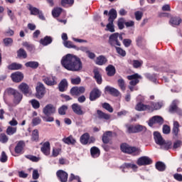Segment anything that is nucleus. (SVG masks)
Listing matches in <instances>:
<instances>
[{"label": "nucleus", "instance_id": "obj_1", "mask_svg": "<svg viewBox=\"0 0 182 182\" xmlns=\"http://www.w3.org/2000/svg\"><path fill=\"white\" fill-rule=\"evenodd\" d=\"M61 65L70 72H80L83 69V63L80 58L73 54H67L61 59Z\"/></svg>", "mask_w": 182, "mask_h": 182}, {"label": "nucleus", "instance_id": "obj_2", "mask_svg": "<svg viewBox=\"0 0 182 182\" xmlns=\"http://www.w3.org/2000/svg\"><path fill=\"white\" fill-rule=\"evenodd\" d=\"M7 94L9 95V96L13 97V103L16 106L19 105V103H21V102H22V100L23 99V95H22V93L14 88H8Z\"/></svg>", "mask_w": 182, "mask_h": 182}, {"label": "nucleus", "instance_id": "obj_3", "mask_svg": "<svg viewBox=\"0 0 182 182\" xmlns=\"http://www.w3.org/2000/svg\"><path fill=\"white\" fill-rule=\"evenodd\" d=\"M121 151L123 153H126L127 154H140V149L136 146H131L130 145L127 144V143H123L120 146Z\"/></svg>", "mask_w": 182, "mask_h": 182}, {"label": "nucleus", "instance_id": "obj_4", "mask_svg": "<svg viewBox=\"0 0 182 182\" xmlns=\"http://www.w3.org/2000/svg\"><path fill=\"white\" fill-rule=\"evenodd\" d=\"M42 81L47 86H55L58 85V78L53 75H43L42 77Z\"/></svg>", "mask_w": 182, "mask_h": 182}, {"label": "nucleus", "instance_id": "obj_5", "mask_svg": "<svg viewBox=\"0 0 182 182\" xmlns=\"http://www.w3.org/2000/svg\"><path fill=\"white\" fill-rule=\"evenodd\" d=\"M36 90V97L37 99H43L46 93V88L45 87L43 83L38 82Z\"/></svg>", "mask_w": 182, "mask_h": 182}, {"label": "nucleus", "instance_id": "obj_6", "mask_svg": "<svg viewBox=\"0 0 182 182\" xmlns=\"http://www.w3.org/2000/svg\"><path fill=\"white\" fill-rule=\"evenodd\" d=\"M108 43L110 44L111 46H122V43L119 41V33H114L109 36Z\"/></svg>", "mask_w": 182, "mask_h": 182}, {"label": "nucleus", "instance_id": "obj_7", "mask_svg": "<svg viewBox=\"0 0 182 182\" xmlns=\"http://www.w3.org/2000/svg\"><path fill=\"white\" fill-rule=\"evenodd\" d=\"M100 96H102V91H100L99 88L95 87L90 92L89 99L90 102H95V100H97Z\"/></svg>", "mask_w": 182, "mask_h": 182}, {"label": "nucleus", "instance_id": "obj_8", "mask_svg": "<svg viewBox=\"0 0 182 182\" xmlns=\"http://www.w3.org/2000/svg\"><path fill=\"white\" fill-rule=\"evenodd\" d=\"M86 92V88L85 87H73L70 90V93L71 96H80V95H83Z\"/></svg>", "mask_w": 182, "mask_h": 182}, {"label": "nucleus", "instance_id": "obj_9", "mask_svg": "<svg viewBox=\"0 0 182 182\" xmlns=\"http://www.w3.org/2000/svg\"><path fill=\"white\" fill-rule=\"evenodd\" d=\"M56 176L60 182H68V178H69V174L68 172L60 169L57 171Z\"/></svg>", "mask_w": 182, "mask_h": 182}, {"label": "nucleus", "instance_id": "obj_10", "mask_svg": "<svg viewBox=\"0 0 182 182\" xmlns=\"http://www.w3.org/2000/svg\"><path fill=\"white\" fill-rule=\"evenodd\" d=\"M153 164V160H151V159H150L148 156H141L136 161V164L139 166H150V164Z\"/></svg>", "mask_w": 182, "mask_h": 182}, {"label": "nucleus", "instance_id": "obj_11", "mask_svg": "<svg viewBox=\"0 0 182 182\" xmlns=\"http://www.w3.org/2000/svg\"><path fill=\"white\" fill-rule=\"evenodd\" d=\"M127 79H128V80H131L129 82V85L131 86H136V85L140 82L139 79H141V76L137 73H135L134 75H128Z\"/></svg>", "mask_w": 182, "mask_h": 182}, {"label": "nucleus", "instance_id": "obj_12", "mask_svg": "<svg viewBox=\"0 0 182 182\" xmlns=\"http://www.w3.org/2000/svg\"><path fill=\"white\" fill-rule=\"evenodd\" d=\"M18 89L24 96H31V95H32V92L31 91V89H29V85L25 82L20 84L18 85Z\"/></svg>", "mask_w": 182, "mask_h": 182}, {"label": "nucleus", "instance_id": "obj_13", "mask_svg": "<svg viewBox=\"0 0 182 182\" xmlns=\"http://www.w3.org/2000/svg\"><path fill=\"white\" fill-rule=\"evenodd\" d=\"M71 109L75 114H77V116H83V114L86 113V112L82 109V106L77 103L73 104L71 105Z\"/></svg>", "mask_w": 182, "mask_h": 182}, {"label": "nucleus", "instance_id": "obj_14", "mask_svg": "<svg viewBox=\"0 0 182 182\" xmlns=\"http://www.w3.org/2000/svg\"><path fill=\"white\" fill-rule=\"evenodd\" d=\"M173 139H178V133H180V123L178 121H174L172 128Z\"/></svg>", "mask_w": 182, "mask_h": 182}, {"label": "nucleus", "instance_id": "obj_15", "mask_svg": "<svg viewBox=\"0 0 182 182\" xmlns=\"http://www.w3.org/2000/svg\"><path fill=\"white\" fill-rule=\"evenodd\" d=\"M55 112L56 108H55L52 104L47 105L43 109V113H44L46 116H50V114H55Z\"/></svg>", "mask_w": 182, "mask_h": 182}, {"label": "nucleus", "instance_id": "obj_16", "mask_svg": "<svg viewBox=\"0 0 182 182\" xmlns=\"http://www.w3.org/2000/svg\"><path fill=\"white\" fill-rule=\"evenodd\" d=\"M11 77L13 82H15V83H19V82H22V80H23V73L16 71L11 74Z\"/></svg>", "mask_w": 182, "mask_h": 182}, {"label": "nucleus", "instance_id": "obj_17", "mask_svg": "<svg viewBox=\"0 0 182 182\" xmlns=\"http://www.w3.org/2000/svg\"><path fill=\"white\" fill-rule=\"evenodd\" d=\"M112 137H113V132L111 131H107L102 134V140L104 144H109L110 143V140H112Z\"/></svg>", "mask_w": 182, "mask_h": 182}, {"label": "nucleus", "instance_id": "obj_18", "mask_svg": "<svg viewBox=\"0 0 182 182\" xmlns=\"http://www.w3.org/2000/svg\"><path fill=\"white\" fill-rule=\"evenodd\" d=\"M24 148H25V141H19L14 148L15 154H23Z\"/></svg>", "mask_w": 182, "mask_h": 182}, {"label": "nucleus", "instance_id": "obj_19", "mask_svg": "<svg viewBox=\"0 0 182 182\" xmlns=\"http://www.w3.org/2000/svg\"><path fill=\"white\" fill-rule=\"evenodd\" d=\"M154 139L155 140V142L156 144H159V146H163L164 144V139H163V136H161V134H160L158 132H155L154 133Z\"/></svg>", "mask_w": 182, "mask_h": 182}, {"label": "nucleus", "instance_id": "obj_20", "mask_svg": "<svg viewBox=\"0 0 182 182\" xmlns=\"http://www.w3.org/2000/svg\"><path fill=\"white\" fill-rule=\"evenodd\" d=\"M179 103L180 101L178 100H173L168 107V112L169 113H176Z\"/></svg>", "mask_w": 182, "mask_h": 182}, {"label": "nucleus", "instance_id": "obj_21", "mask_svg": "<svg viewBox=\"0 0 182 182\" xmlns=\"http://www.w3.org/2000/svg\"><path fill=\"white\" fill-rule=\"evenodd\" d=\"M68 87L69 83L68 82V80L65 78L63 79L58 84L59 92H66L68 90Z\"/></svg>", "mask_w": 182, "mask_h": 182}, {"label": "nucleus", "instance_id": "obj_22", "mask_svg": "<svg viewBox=\"0 0 182 182\" xmlns=\"http://www.w3.org/2000/svg\"><path fill=\"white\" fill-rule=\"evenodd\" d=\"M41 151L46 156H49V154H50V143L46 141L41 148Z\"/></svg>", "mask_w": 182, "mask_h": 182}, {"label": "nucleus", "instance_id": "obj_23", "mask_svg": "<svg viewBox=\"0 0 182 182\" xmlns=\"http://www.w3.org/2000/svg\"><path fill=\"white\" fill-rule=\"evenodd\" d=\"M105 90L112 96H115V97H117V96L120 95V92H119V90L113 87L107 86L105 88Z\"/></svg>", "mask_w": 182, "mask_h": 182}, {"label": "nucleus", "instance_id": "obj_24", "mask_svg": "<svg viewBox=\"0 0 182 182\" xmlns=\"http://www.w3.org/2000/svg\"><path fill=\"white\" fill-rule=\"evenodd\" d=\"M107 63V58L103 55H99L95 60V64L98 65V66H103V65H106Z\"/></svg>", "mask_w": 182, "mask_h": 182}, {"label": "nucleus", "instance_id": "obj_25", "mask_svg": "<svg viewBox=\"0 0 182 182\" xmlns=\"http://www.w3.org/2000/svg\"><path fill=\"white\" fill-rule=\"evenodd\" d=\"M136 110H137L138 112H144L146 110H150V109H151V107H150V105H144L141 102H139L135 107Z\"/></svg>", "mask_w": 182, "mask_h": 182}, {"label": "nucleus", "instance_id": "obj_26", "mask_svg": "<svg viewBox=\"0 0 182 182\" xmlns=\"http://www.w3.org/2000/svg\"><path fill=\"white\" fill-rule=\"evenodd\" d=\"M22 68H23V65L18 63H12L7 66V69H9V70H21Z\"/></svg>", "mask_w": 182, "mask_h": 182}, {"label": "nucleus", "instance_id": "obj_27", "mask_svg": "<svg viewBox=\"0 0 182 182\" xmlns=\"http://www.w3.org/2000/svg\"><path fill=\"white\" fill-rule=\"evenodd\" d=\"M105 70L107 72V76L112 77L116 75V68L113 65H109L106 68Z\"/></svg>", "mask_w": 182, "mask_h": 182}, {"label": "nucleus", "instance_id": "obj_28", "mask_svg": "<svg viewBox=\"0 0 182 182\" xmlns=\"http://www.w3.org/2000/svg\"><path fill=\"white\" fill-rule=\"evenodd\" d=\"M53 41V39L52 37L46 36L40 40V43L41 45H43V46H48V45H50V43H52Z\"/></svg>", "mask_w": 182, "mask_h": 182}, {"label": "nucleus", "instance_id": "obj_29", "mask_svg": "<svg viewBox=\"0 0 182 182\" xmlns=\"http://www.w3.org/2000/svg\"><path fill=\"white\" fill-rule=\"evenodd\" d=\"M93 73H94V79H95L98 85H102V75L100 74V72L99 71L98 69H94L93 70Z\"/></svg>", "mask_w": 182, "mask_h": 182}, {"label": "nucleus", "instance_id": "obj_30", "mask_svg": "<svg viewBox=\"0 0 182 182\" xmlns=\"http://www.w3.org/2000/svg\"><path fill=\"white\" fill-rule=\"evenodd\" d=\"M108 22H114V19L117 18V11L114 9H112L109 11Z\"/></svg>", "mask_w": 182, "mask_h": 182}, {"label": "nucleus", "instance_id": "obj_31", "mask_svg": "<svg viewBox=\"0 0 182 182\" xmlns=\"http://www.w3.org/2000/svg\"><path fill=\"white\" fill-rule=\"evenodd\" d=\"M97 114L100 119H104V120H110V114H106L100 109L97 110Z\"/></svg>", "mask_w": 182, "mask_h": 182}, {"label": "nucleus", "instance_id": "obj_32", "mask_svg": "<svg viewBox=\"0 0 182 182\" xmlns=\"http://www.w3.org/2000/svg\"><path fill=\"white\" fill-rule=\"evenodd\" d=\"M90 154L93 159H97L100 156V149L96 146H92L90 149Z\"/></svg>", "mask_w": 182, "mask_h": 182}, {"label": "nucleus", "instance_id": "obj_33", "mask_svg": "<svg viewBox=\"0 0 182 182\" xmlns=\"http://www.w3.org/2000/svg\"><path fill=\"white\" fill-rule=\"evenodd\" d=\"M63 141L65 144H68V145L76 144V139H75V138H73V136L72 135H70V136H68L66 138H63Z\"/></svg>", "mask_w": 182, "mask_h": 182}, {"label": "nucleus", "instance_id": "obj_34", "mask_svg": "<svg viewBox=\"0 0 182 182\" xmlns=\"http://www.w3.org/2000/svg\"><path fill=\"white\" fill-rule=\"evenodd\" d=\"M155 167L158 171H166V168H167L166 164L161 161H157L155 164Z\"/></svg>", "mask_w": 182, "mask_h": 182}, {"label": "nucleus", "instance_id": "obj_35", "mask_svg": "<svg viewBox=\"0 0 182 182\" xmlns=\"http://www.w3.org/2000/svg\"><path fill=\"white\" fill-rule=\"evenodd\" d=\"M181 22H182L181 18L180 17H177V16L171 17L169 21V23L173 26H174V25L176 26H178V25H180V23H181Z\"/></svg>", "mask_w": 182, "mask_h": 182}, {"label": "nucleus", "instance_id": "obj_36", "mask_svg": "<svg viewBox=\"0 0 182 182\" xmlns=\"http://www.w3.org/2000/svg\"><path fill=\"white\" fill-rule=\"evenodd\" d=\"M17 56L19 59H26L28 58V53L23 48H20L17 50Z\"/></svg>", "mask_w": 182, "mask_h": 182}, {"label": "nucleus", "instance_id": "obj_37", "mask_svg": "<svg viewBox=\"0 0 182 182\" xmlns=\"http://www.w3.org/2000/svg\"><path fill=\"white\" fill-rule=\"evenodd\" d=\"M26 68H31V69H38L39 68V63L37 61H28L25 63Z\"/></svg>", "mask_w": 182, "mask_h": 182}, {"label": "nucleus", "instance_id": "obj_38", "mask_svg": "<svg viewBox=\"0 0 182 182\" xmlns=\"http://www.w3.org/2000/svg\"><path fill=\"white\" fill-rule=\"evenodd\" d=\"M80 141L84 145L89 144V133L86 132L83 134L80 138Z\"/></svg>", "mask_w": 182, "mask_h": 182}, {"label": "nucleus", "instance_id": "obj_39", "mask_svg": "<svg viewBox=\"0 0 182 182\" xmlns=\"http://www.w3.org/2000/svg\"><path fill=\"white\" fill-rule=\"evenodd\" d=\"M28 11H30L31 15H33L34 16H37L41 10L39 9L34 7L31 4L28 5Z\"/></svg>", "mask_w": 182, "mask_h": 182}, {"label": "nucleus", "instance_id": "obj_40", "mask_svg": "<svg viewBox=\"0 0 182 182\" xmlns=\"http://www.w3.org/2000/svg\"><path fill=\"white\" fill-rule=\"evenodd\" d=\"M63 11V8L56 7L52 11V15L54 18H59L60 16V14Z\"/></svg>", "mask_w": 182, "mask_h": 182}, {"label": "nucleus", "instance_id": "obj_41", "mask_svg": "<svg viewBox=\"0 0 182 182\" xmlns=\"http://www.w3.org/2000/svg\"><path fill=\"white\" fill-rule=\"evenodd\" d=\"M125 127H127V133H129V134H133L136 133V125L126 124Z\"/></svg>", "mask_w": 182, "mask_h": 182}, {"label": "nucleus", "instance_id": "obj_42", "mask_svg": "<svg viewBox=\"0 0 182 182\" xmlns=\"http://www.w3.org/2000/svg\"><path fill=\"white\" fill-rule=\"evenodd\" d=\"M64 46H65V48H68V49L73 48V49H75V50H79V47L74 45L72 41H65Z\"/></svg>", "mask_w": 182, "mask_h": 182}, {"label": "nucleus", "instance_id": "obj_43", "mask_svg": "<svg viewBox=\"0 0 182 182\" xmlns=\"http://www.w3.org/2000/svg\"><path fill=\"white\" fill-rule=\"evenodd\" d=\"M31 141H39V131L34 129L31 134Z\"/></svg>", "mask_w": 182, "mask_h": 182}, {"label": "nucleus", "instance_id": "obj_44", "mask_svg": "<svg viewBox=\"0 0 182 182\" xmlns=\"http://www.w3.org/2000/svg\"><path fill=\"white\" fill-rule=\"evenodd\" d=\"M117 85L119 89L122 90V92H124L126 90V82L124 80L123 78H119L117 80Z\"/></svg>", "mask_w": 182, "mask_h": 182}, {"label": "nucleus", "instance_id": "obj_45", "mask_svg": "<svg viewBox=\"0 0 182 182\" xmlns=\"http://www.w3.org/2000/svg\"><path fill=\"white\" fill-rule=\"evenodd\" d=\"M145 77H146V79H148L151 82H154V83H156V82H157V75L156 74L147 73L145 75Z\"/></svg>", "mask_w": 182, "mask_h": 182}, {"label": "nucleus", "instance_id": "obj_46", "mask_svg": "<svg viewBox=\"0 0 182 182\" xmlns=\"http://www.w3.org/2000/svg\"><path fill=\"white\" fill-rule=\"evenodd\" d=\"M29 103H31L32 107H33L35 109H38L39 107H41V103L39 101H38V100L33 99L29 101Z\"/></svg>", "mask_w": 182, "mask_h": 182}, {"label": "nucleus", "instance_id": "obj_47", "mask_svg": "<svg viewBox=\"0 0 182 182\" xmlns=\"http://www.w3.org/2000/svg\"><path fill=\"white\" fill-rule=\"evenodd\" d=\"M114 21H109V23L106 26L105 31L108 32L113 33L115 31L114 30V24L113 23Z\"/></svg>", "mask_w": 182, "mask_h": 182}, {"label": "nucleus", "instance_id": "obj_48", "mask_svg": "<svg viewBox=\"0 0 182 182\" xmlns=\"http://www.w3.org/2000/svg\"><path fill=\"white\" fill-rule=\"evenodd\" d=\"M17 128L13 127H8L6 131V134L8 136H14L15 133H16Z\"/></svg>", "mask_w": 182, "mask_h": 182}, {"label": "nucleus", "instance_id": "obj_49", "mask_svg": "<svg viewBox=\"0 0 182 182\" xmlns=\"http://www.w3.org/2000/svg\"><path fill=\"white\" fill-rule=\"evenodd\" d=\"M22 45L28 50V52H32L35 49V46L33 44L28 43L27 41L23 42Z\"/></svg>", "mask_w": 182, "mask_h": 182}, {"label": "nucleus", "instance_id": "obj_50", "mask_svg": "<svg viewBox=\"0 0 182 182\" xmlns=\"http://www.w3.org/2000/svg\"><path fill=\"white\" fill-rule=\"evenodd\" d=\"M147 128L143 125H135V133H141V132H146Z\"/></svg>", "mask_w": 182, "mask_h": 182}, {"label": "nucleus", "instance_id": "obj_51", "mask_svg": "<svg viewBox=\"0 0 182 182\" xmlns=\"http://www.w3.org/2000/svg\"><path fill=\"white\" fill-rule=\"evenodd\" d=\"M73 180H76L77 182H82V180L80 179V176H75L73 173H70L69 178H68V182H73Z\"/></svg>", "mask_w": 182, "mask_h": 182}, {"label": "nucleus", "instance_id": "obj_52", "mask_svg": "<svg viewBox=\"0 0 182 182\" xmlns=\"http://www.w3.org/2000/svg\"><path fill=\"white\" fill-rule=\"evenodd\" d=\"M102 107L103 109H105V110H107L109 113H113V107H112V105L107 102H104L102 105Z\"/></svg>", "mask_w": 182, "mask_h": 182}, {"label": "nucleus", "instance_id": "obj_53", "mask_svg": "<svg viewBox=\"0 0 182 182\" xmlns=\"http://www.w3.org/2000/svg\"><path fill=\"white\" fill-rule=\"evenodd\" d=\"M123 168H132V170H137V165L134 164L125 163L123 164Z\"/></svg>", "mask_w": 182, "mask_h": 182}, {"label": "nucleus", "instance_id": "obj_54", "mask_svg": "<svg viewBox=\"0 0 182 182\" xmlns=\"http://www.w3.org/2000/svg\"><path fill=\"white\" fill-rule=\"evenodd\" d=\"M3 43L5 46H12L14 43V39L11 38H6L3 39Z\"/></svg>", "mask_w": 182, "mask_h": 182}, {"label": "nucleus", "instance_id": "obj_55", "mask_svg": "<svg viewBox=\"0 0 182 182\" xmlns=\"http://www.w3.org/2000/svg\"><path fill=\"white\" fill-rule=\"evenodd\" d=\"M116 52L119 55V56H122V58H124L126 56V50H123V48L120 47L115 46Z\"/></svg>", "mask_w": 182, "mask_h": 182}, {"label": "nucleus", "instance_id": "obj_56", "mask_svg": "<svg viewBox=\"0 0 182 182\" xmlns=\"http://www.w3.org/2000/svg\"><path fill=\"white\" fill-rule=\"evenodd\" d=\"M173 143H171V141H167L166 142V141H164V144L161 145V149H164V150H170V149H171V146H172Z\"/></svg>", "mask_w": 182, "mask_h": 182}, {"label": "nucleus", "instance_id": "obj_57", "mask_svg": "<svg viewBox=\"0 0 182 182\" xmlns=\"http://www.w3.org/2000/svg\"><path fill=\"white\" fill-rule=\"evenodd\" d=\"M124 23H125L124 18H120L119 19H118L117 26H118L119 29H120V30L124 29Z\"/></svg>", "mask_w": 182, "mask_h": 182}, {"label": "nucleus", "instance_id": "obj_58", "mask_svg": "<svg viewBox=\"0 0 182 182\" xmlns=\"http://www.w3.org/2000/svg\"><path fill=\"white\" fill-rule=\"evenodd\" d=\"M162 132L164 134H170V133L171 132V128L167 124H164Z\"/></svg>", "mask_w": 182, "mask_h": 182}, {"label": "nucleus", "instance_id": "obj_59", "mask_svg": "<svg viewBox=\"0 0 182 182\" xmlns=\"http://www.w3.org/2000/svg\"><path fill=\"white\" fill-rule=\"evenodd\" d=\"M66 110H68V106L66 105H62L59 109H58V113L61 116H63L66 114Z\"/></svg>", "mask_w": 182, "mask_h": 182}, {"label": "nucleus", "instance_id": "obj_60", "mask_svg": "<svg viewBox=\"0 0 182 182\" xmlns=\"http://www.w3.org/2000/svg\"><path fill=\"white\" fill-rule=\"evenodd\" d=\"M1 163H6L8 161V156L5 151H2L0 156Z\"/></svg>", "mask_w": 182, "mask_h": 182}, {"label": "nucleus", "instance_id": "obj_61", "mask_svg": "<svg viewBox=\"0 0 182 182\" xmlns=\"http://www.w3.org/2000/svg\"><path fill=\"white\" fill-rule=\"evenodd\" d=\"M154 119L155 120L156 124L161 125L163 124V123H164V119H163V117L160 116H154Z\"/></svg>", "mask_w": 182, "mask_h": 182}, {"label": "nucleus", "instance_id": "obj_62", "mask_svg": "<svg viewBox=\"0 0 182 182\" xmlns=\"http://www.w3.org/2000/svg\"><path fill=\"white\" fill-rule=\"evenodd\" d=\"M25 157L26 159H28L34 163H38V161H39V157L35 156L33 155H26Z\"/></svg>", "mask_w": 182, "mask_h": 182}, {"label": "nucleus", "instance_id": "obj_63", "mask_svg": "<svg viewBox=\"0 0 182 182\" xmlns=\"http://www.w3.org/2000/svg\"><path fill=\"white\" fill-rule=\"evenodd\" d=\"M8 140H9V138L5 133H2L0 134V141L1 143H8Z\"/></svg>", "mask_w": 182, "mask_h": 182}, {"label": "nucleus", "instance_id": "obj_64", "mask_svg": "<svg viewBox=\"0 0 182 182\" xmlns=\"http://www.w3.org/2000/svg\"><path fill=\"white\" fill-rule=\"evenodd\" d=\"M61 151H62V149L60 148H53L52 151V156L58 157V155L60 154Z\"/></svg>", "mask_w": 182, "mask_h": 182}]
</instances>
